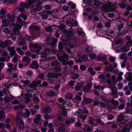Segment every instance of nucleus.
I'll return each mask as SVG.
<instances>
[{
    "label": "nucleus",
    "mask_w": 132,
    "mask_h": 132,
    "mask_svg": "<svg viewBox=\"0 0 132 132\" xmlns=\"http://www.w3.org/2000/svg\"><path fill=\"white\" fill-rule=\"evenodd\" d=\"M0 53L1 55L3 56H6L8 55L6 51L3 49L0 50Z\"/></svg>",
    "instance_id": "obj_24"
},
{
    "label": "nucleus",
    "mask_w": 132,
    "mask_h": 132,
    "mask_svg": "<svg viewBox=\"0 0 132 132\" xmlns=\"http://www.w3.org/2000/svg\"><path fill=\"white\" fill-rule=\"evenodd\" d=\"M111 90L112 91V93L113 95H115L117 93V90L116 87L114 86L112 87L111 88Z\"/></svg>",
    "instance_id": "obj_29"
},
{
    "label": "nucleus",
    "mask_w": 132,
    "mask_h": 132,
    "mask_svg": "<svg viewBox=\"0 0 132 132\" xmlns=\"http://www.w3.org/2000/svg\"><path fill=\"white\" fill-rule=\"evenodd\" d=\"M4 112L3 111H0V119H3L5 118V116H4Z\"/></svg>",
    "instance_id": "obj_41"
},
{
    "label": "nucleus",
    "mask_w": 132,
    "mask_h": 132,
    "mask_svg": "<svg viewBox=\"0 0 132 132\" xmlns=\"http://www.w3.org/2000/svg\"><path fill=\"white\" fill-rule=\"evenodd\" d=\"M116 4H112L111 2L108 1V11H114L116 10Z\"/></svg>",
    "instance_id": "obj_8"
},
{
    "label": "nucleus",
    "mask_w": 132,
    "mask_h": 132,
    "mask_svg": "<svg viewBox=\"0 0 132 132\" xmlns=\"http://www.w3.org/2000/svg\"><path fill=\"white\" fill-rule=\"evenodd\" d=\"M3 42L5 46L7 45L8 44L10 45L12 44V42L10 40L8 42L7 40H5L4 42Z\"/></svg>",
    "instance_id": "obj_49"
},
{
    "label": "nucleus",
    "mask_w": 132,
    "mask_h": 132,
    "mask_svg": "<svg viewBox=\"0 0 132 132\" xmlns=\"http://www.w3.org/2000/svg\"><path fill=\"white\" fill-rule=\"evenodd\" d=\"M24 122L22 119H20L19 121V130H21L24 128Z\"/></svg>",
    "instance_id": "obj_22"
},
{
    "label": "nucleus",
    "mask_w": 132,
    "mask_h": 132,
    "mask_svg": "<svg viewBox=\"0 0 132 132\" xmlns=\"http://www.w3.org/2000/svg\"><path fill=\"white\" fill-rule=\"evenodd\" d=\"M0 47L1 48H4L5 47L3 42H0Z\"/></svg>",
    "instance_id": "obj_62"
},
{
    "label": "nucleus",
    "mask_w": 132,
    "mask_h": 132,
    "mask_svg": "<svg viewBox=\"0 0 132 132\" xmlns=\"http://www.w3.org/2000/svg\"><path fill=\"white\" fill-rule=\"evenodd\" d=\"M31 114V112L28 109L26 110V112L23 113V117L25 118H27L29 117Z\"/></svg>",
    "instance_id": "obj_15"
},
{
    "label": "nucleus",
    "mask_w": 132,
    "mask_h": 132,
    "mask_svg": "<svg viewBox=\"0 0 132 132\" xmlns=\"http://www.w3.org/2000/svg\"><path fill=\"white\" fill-rule=\"evenodd\" d=\"M43 111L46 113H49L51 110L50 107L48 106H46L43 107Z\"/></svg>",
    "instance_id": "obj_20"
},
{
    "label": "nucleus",
    "mask_w": 132,
    "mask_h": 132,
    "mask_svg": "<svg viewBox=\"0 0 132 132\" xmlns=\"http://www.w3.org/2000/svg\"><path fill=\"white\" fill-rule=\"evenodd\" d=\"M127 117L125 116L120 115L118 118V123L119 124V126L121 127H123L126 125V122L127 121V120L126 119Z\"/></svg>",
    "instance_id": "obj_2"
},
{
    "label": "nucleus",
    "mask_w": 132,
    "mask_h": 132,
    "mask_svg": "<svg viewBox=\"0 0 132 132\" xmlns=\"http://www.w3.org/2000/svg\"><path fill=\"white\" fill-rule=\"evenodd\" d=\"M76 84L77 85H76L75 87V89L76 91H79L82 87V84L79 82H77Z\"/></svg>",
    "instance_id": "obj_18"
},
{
    "label": "nucleus",
    "mask_w": 132,
    "mask_h": 132,
    "mask_svg": "<svg viewBox=\"0 0 132 132\" xmlns=\"http://www.w3.org/2000/svg\"><path fill=\"white\" fill-rule=\"evenodd\" d=\"M125 106V104L124 103H122L118 106V108L119 109L122 110L123 109Z\"/></svg>",
    "instance_id": "obj_48"
},
{
    "label": "nucleus",
    "mask_w": 132,
    "mask_h": 132,
    "mask_svg": "<svg viewBox=\"0 0 132 132\" xmlns=\"http://www.w3.org/2000/svg\"><path fill=\"white\" fill-rule=\"evenodd\" d=\"M119 104V103L118 101L113 100H112L109 101L108 100V106L111 108H113L115 106H118Z\"/></svg>",
    "instance_id": "obj_5"
},
{
    "label": "nucleus",
    "mask_w": 132,
    "mask_h": 132,
    "mask_svg": "<svg viewBox=\"0 0 132 132\" xmlns=\"http://www.w3.org/2000/svg\"><path fill=\"white\" fill-rule=\"evenodd\" d=\"M17 117L15 120V123L17 124L19 123V120L21 119V118L23 116V113L20 112H18L17 114Z\"/></svg>",
    "instance_id": "obj_9"
},
{
    "label": "nucleus",
    "mask_w": 132,
    "mask_h": 132,
    "mask_svg": "<svg viewBox=\"0 0 132 132\" xmlns=\"http://www.w3.org/2000/svg\"><path fill=\"white\" fill-rule=\"evenodd\" d=\"M65 128L63 126H61L59 127L58 130L59 132H65Z\"/></svg>",
    "instance_id": "obj_39"
},
{
    "label": "nucleus",
    "mask_w": 132,
    "mask_h": 132,
    "mask_svg": "<svg viewBox=\"0 0 132 132\" xmlns=\"http://www.w3.org/2000/svg\"><path fill=\"white\" fill-rule=\"evenodd\" d=\"M115 59V57L112 56H111L109 58V61L111 62H114Z\"/></svg>",
    "instance_id": "obj_50"
},
{
    "label": "nucleus",
    "mask_w": 132,
    "mask_h": 132,
    "mask_svg": "<svg viewBox=\"0 0 132 132\" xmlns=\"http://www.w3.org/2000/svg\"><path fill=\"white\" fill-rule=\"evenodd\" d=\"M5 11L4 9H1L0 11V13L1 15L0 17L3 19L5 18Z\"/></svg>",
    "instance_id": "obj_25"
},
{
    "label": "nucleus",
    "mask_w": 132,
    "mask_h": 132,
    "mask_svg": "<svg viewBox=\"0 0 132 132\" xmlns=\"http://www.w3.org/2000/svg\"><path fill=\"white\" fill-rule=\"evenodd\" d=\"M35 81H33L29 85V86L31 88L35 87H36Z\"/></svg>",
    "instance_id": "obj_40"
},
{
    "label": "nucleus",
    "mask_w": 132,
    "mask_h": 132,
    "mask_svg": "<svg viewBox=\"0 0 132 132\" xmlns=\"http://www.w3.org/2000/svg\"><path fill=\"white\" fill-rule=\"evenodd\" d=\"M22 61L24 63H26L27 64H29L30 63V60L29 57L25 56L23 58Z\"/></svg>",
    "instance_id": "obj_19"
},
{
    "label": "nucleus",
    "mask_w": 132,
    "mask_h": 132,
    "mask_svg": "<svg viewBox=\"0 0 132 132\" xmlns=\"http://www.w3.org/2000/svg\"><path fill=\"white\" fill-rule=\"evenodd\" d=\"M27 1L28 2H27V4L28 8H29L30 6H31L32 7V5L34 4L35 1L34 0H28Z\"/></svg>",
    "instance_id": "obj_23"
},
{
    "label": "nucleus",
    "mask_w": 132,
    "mask_h": 132,
    "mask_svg": "<svg viewBox=\"0 0 132 132\" xmlns=\"http://www.w3.org/2000/svg\"><path fill=\"white\" fill-rule=\"evenodd\" d=\"M58 101L60 103H63L64 104V102H65L64 100L62 97H60L59 98L58 100Z\"/></svg>",
    "instance_id": "obj_55"
},
{
    "label": "nucleus",
    "mask_w": 132,
    "mask_h": 132,
    "mask_svg": "<svg viewBox=\"0 0 132 132\" xmlns=\"http://www.w3.org/2000/svg\"><path fill=\"white\" fill-rule=\"evenodd\" d=\"M83 129L85 131L87 132H91L93 131V129L90 128L89 126H88L87 125H85L83 127Z\"/></svg>",
    "instance_id": "obj_16"
},
{
    "label": "nucleus",
    "mask_w": 132,
    "mask_h": 132,
    "mask_svg": "<svg viewBox=\"0 0 132 132\" xmlns=\"http://www.w3.org/2000/svg\"><path fill=\"white\" fill-rule=\"evenodd\" d=\"M121 131L122 132H129L130 129L128 127H124L122 128Z\"/></svg>",
    "instance_id": "obj_36"
},
{
    "label": "nucleus",
    "mask_w": 132,
    "mask_h": 132,
    "mask_svg": "<svg viewBox=\"0 0 132 132\" xmlns=\"http://www.w3.org/2000/svg\"><path fill=\"white\" fill-rule=\"evenodd\" d=\"M92 84L90 83H88L86 86H85L83 88V92H87L90 90L92 88Z\"/></svg>",
    "instance_id": "obj_11"
},
{
    "label": "nucleus",
    "mask_w": 132,
    "mask_h": 132,
    "mask_svg": "<svg viewBox=\"0 0 132 132\" xmlns=\"http://www.w3.org/2000/svg\"><path fill=\"white\" fill-rule=\"evenodd\" d=\"M29 32L32 36L26 35L24 38L28 41H32L35 39V37H37L39 35L38 31L40 30L39 27L36 26L31 25L29 28Z\"/></svg>",
    "instance_id": "obj_1"
},
{
    "label": "nucleus",
    "mask_w": 132,
    "mask_h": 132,
    "mask_svg": "<svg viewBox=\"0 0 132 132\" xmlns=\"http://www.w3.org/2000/svg\"><path fill=\"white\" fill-rule=\"evenodd\" d=\"M62 42L63 44L65 45H68L69 44V42L65 39H63L62 40Z\"/></svg>",
    "instance_id": "obj_46"
},
{
    "label": "nucleus",
    "mask_w": 132,
    "mask_h": 132,
    "mask_svg": "<svg viewBox=\"0 0 132 132\" xmlns=\"http://www.w3.org/2000/svg\"><path fill=\"white\" fill-rule=\"evenodd\" d=\"M128 76L127 77L128 81H132V74L131 72H128L127 73Z\"/></svg>",
    "instance_id": "obj_28"
},
{
    "label": "nucleus",
    "mask_w": 132,
    "mask_h": 132,
    "mask_svg": "<svg viewBox=\"0 0 132 132\" xmlns=\"http://www.w3.org/2000/svg\"><path fill=\"white\" fill-rule=\"evenodd\" d=\"M71 77L73 79L77 80L78 78L79 75L78 73H74L72 75Z\"/></svg>",
    "instance_id": "obj_32"
},
{
    "label": "nucleus",
    "mask_w": 132,
    "mask_h": 132,
    "mask_svg": "<svg viewBox=\"0 0 132 132\" xmlns=\"http://www.w3.org/2000/svg\"><path fill=\"white\" fill-rule=\"evenodd\" d=\"M98 77L102 80H100L101 84H102L103 85H105L106 83L107 84V73L106 74L105 76L104 74H101L99 75Z\"/></svg>",
    "instance_id": "obj_4"
},
{
    "label": "nucleus",
    "mask_w": 132,
    "mask_h": 132,
    "mask_svg": "<svg viewBox=\"0 0 132 132\" xmlns=\"http://www.w3.org/2000/svg\"><path fill=\"white\" fill-rule=\"evenodd\" d=\"M106 57L103 54H100L97 56V58L100 60H105L106 59Z\"/></svg>",
    "instance_id": "obj_26"
},
{
    "label": "nucleus",
    "mask_w": 132,
    "mask_h": 132,
    "mask_svg": "<svg viewBox=\"0 0 132 132\" xmlns=\"http://www.w3.org/2000/svg\"><path fill=\"white\" fill-rule=\"evenodd\" d=\"M128 86L131 90L132 91V81H129L128 82Z\"/></svg>",
    "instance_id": "obj_60"
},
{
    "label": "nucleus",
    "mask_w": 132,
    "mask_h": 132,
    "mask_svg": "<svg viewBox=\"0 0 132 132\" xmlns=\"http://www.w3.org/2000/svg\"><path fill=\"white\" fill-rule=\"evenodd\" d=\"M81 112L83 114H85V113H88V111L86 108H84L83 110H82L81 111Z\"/></svg>",
    "instance_id": "obj_56"
},
{
    "label": "nucleus",
    "mask_w": 132,
    "mask_h": 132,
    "mask_svg": "<svg viewBox=\"0 0 132 132\" xmlns=\"http://www.w3.org/2000/svg\"><path fill=\"white\" fill-rule=\"evenodd\" d=\"M80 117L82 121H84L86 118V116L81 115Z\"/></svg>",
    "instance_id": "obj_57"
},
{
    "label": "nucleus",
    "mask_w": 132,
    "mask_h": 132,
    "mask_svg": "<svg viewBox=\"0 0 132 132\" xmlns=\"http://www.w3.org/2000/svg\"><path fill=\"white\" fill-rule=\"evenodd\" d=\"M22 82L26 85H28L30 84V81L29 80H22Z\"/></svg>",
    "instance_id": "obj_51"
},
{
    "label": "nucleus",
    "mask_w": 132,
    "mask_h": 132,
    "mask_svg": "<svg viewBox=\"0 0 132 132\" xmlns=\"http://www.w3.org/2000/svg\"><path fill=\"white\" fill-rule=\"evenodd\" d=\"M48 85L47 82L44 81L43 82L42 84L40 85V86L42 87H44L47 86Z\"/></svg>",
    "instance_id": "obj_42"
},
{
    "label": "nucleus",
    "mask_w": 132,
    "mask_h": 132,
    "mask_svg": "<svg viewBox=\"0 0 132 132\" xmlns=\"http://www.w3.org/2000/svg\"><path fill=\"white\" fill-rule=\"evenodd\" d=\"M73 96V94L71 93H68L65 95V98L68 99H71Z\"/></svg>",
    "instance_id": "obj_33"
},
{
    "label": "nucleus",
    "mask_w": 132,
    "mask_h": 132,
    "mask_svg": "<svg viewBox=\"0 0 132 132\" xmlns=\"http://www.w3.org/2000/svg\"><path fill=\"white\" fill-rule=\"evenodd\" d=\"M31 114L32 116H34L36 114V111L34 109H32L30 110Z\"/></svg>",
    "instance_id": "obj_43"
},
{
    "label": "nucleus",
    "mask_w": 132,
    "mask_h": 132,
    "mask_svg": "<svg viewBox=\"0 0 132 132\" xmlns=\"http://www.w3.org/2000/svg\"><path fill=\"white\" fill-rule=\"evenodd\" d=\"M116 77L115 75L112 76L111 77V79L112 81H111V79H108V84L114 86H115L116 83L118 82L117 80L116 79Z\"/></svg>",
    "instance_id": "obj_6"
},
{
    "label": "nucleus",
    "mask_w": 132,
    "mask_h": 132,
    "mask_svg": "<svg viewBox=\"0 0 132 132\" xmlns=\"http://www.w3.org/2000/svg\"><path fill=\"white\" fill-rule=\"evenodd\" d=\"M117 29L119 30V31L123 27V25L122 23H121L119 25H118Z\"/></svg>",
    "instance_id": "obj_52"
},
{
    "label": "nucleus",
    "mask_w": 132,
    "mask_h": 132,
    "mask_svg": "<svg viewBox=\"0 0 132 132\" xmlns=\"http://www.w3.org/2000/svg\"><path fill=\"white\" fill-rule=\"evenodd\" d=\"M36 7H34L33 9V11L34 13L38 11H40L42 8V7L40 5L36 4L35 5Z\"/></svg>",
    "instance_id": "obj_17"
},
{
    "label": "nucleus",
    "mask_w": 132,
    "mask_h": 132,
    "mask_svg": "<svg viewBox=\"0 0 132 132\" xmlns=\"http://www.w3.org/2000/svg\"><path fill=\"white\" fill-rule=\"evenodd\" d=\"M20 5L21 7H24L26 8H28L27 4V2L24 3L23 2H22L20 4Z\"/></svg>",
    "instance_id": "obj_44"
},
{
    "label": "nucleus",
    "mask_w": 132,
    "mask_h": 132,
    "mask_svg": "<svg viewBox=\"0 0 132 132\" xmlns=\"http://www.w3.org/2000/svg\"><path fill=\"white\" fill-rule=\"evenodd\" d=\"M3 32L9 34L10 32L9 29L7 28H4L3 30Z\"/></svg>",
    "instance_id": "obj_59"
},
{
    "label": "nucleus",
    "mask_w": 132,
    "mask_h": 132,
    "mask_svg": "<svg viewBox=\"0 0 132 132\" xmlns=\"http://www.w3.org/2000/svg\"><path fill=\"white\" fill-rule=\"evenodd\" d=\"M31 68L34 69H37L39 67V65L37 62L36 60L32 61V64L30 65Z\"/></svg>",
    "instance_id": "obj_13"
},
{
    "label": "nucleus",
    "mask_w": 132,
    "mask_h": 132,
    "mask_svg": "<svg viewBox=\"0 0 132 132\" xmlns=\"http://www.w3.org/2000/svg\"><path fill=\"white\" fill-rule=\"evenodd\" d=\"M129 49L128 47L124 46L121 48L120 49V50L123 52H126L129 50Z\"/></svg>",
    "instance_id": "obj_30"
},
{
    "label": "nucleus",
    "mask_w": 132,
    "mask_h": 132,
    "mask_svg": "<svg viewBox=\"0 0 132 132\" xmlns=\"http://www.w3.org/2000/svg\"><path fill=\"white\" fill-rule=\"evenodd\" d=\"M65 37L68 41H70L75 38V36L72 31L68 32L65 35Z\"/></svg>",
    "instance_id": "obj_7"
},
{
    "label": "nucleus",
    "mask_w": 132,
    "mask_h": 132,
    "mask_svg": "<svg viewBox=\"0 0 132 132\" xmlns=\"http://www.w3.org/2000/svg\"><path fill=\"white\" fill-rule=\"evenodd\" d=\"M123 41L121 39H119L115 42V44L118 45V44H121L123 43Z\"/></svg>",
    "instance_id": "obj_47"
},
{
    "label": "nucleus",
    "mask_w": 132,
    "mask_h": 132,
    "mask_svg": "<svg viewBox=\"0 0 132 132\" xmlns=\"http://www.w3.org/2000/svg\"><path fill=\"white\" fill-rule=\"evenodd\" d=\"M65 50L67 52L69 53H70L71 52V49L69 47H66L65 48Z\"/></svg>",
    "instance_id": "obj_54"
},
{
    "label": "nucleus",
    "mask_w": 132,
    "mask_h": 132,
    "mask_svg": "<svg viewBox=\"0 0 132 132\" xmlns=\"http://www.w3.org/2000/svg\"><path fill=\"white\" fill-rule=\"evenodd\" d=\"M10 15L9 13H8L7 14V16L8 17V20L10 23L11 22H13L14 21L15 19V18L14 16H9L8 15Z\"/></svg>",
    "instance_id": "obj_27"
},
{
    "label": "nucleus",
    "mask_w": 132,
    "mask_h": 132,
    "mask_svg": "<svg viewBox=\"0 0 132 132\" xmlns=\"http://www.w3.org/2000/svg\"><path fill=\"white\" fill-rule=\"evenodd\" d=\"M34 101L35 103H38L39 102V100L37 97H34Z\"/></svg>",
    "instance_id": "obj_53"
},
{
    "label": "nucleus",
    "mask_w": 132,
    "mask_h": 132,
    "mask_svg": "<svg viewBox=\"0 0 132 132\" xmlns=\"http://www.w3.org/2000/svg\"><path fill=\"white\" fill-rule=\"evenodd\" d=\"M58 60L64 65H67V61L69 60V56L67 54L64 53L62 56H60L58 58Z\"/></svg>",
    "instance_id": "obj_3"
},
{
    "label": "nucleus",
    "mask_w": 132,
    "mask_h": 132,
    "mask_svg": "<svg viewBox=\"0 0 132 132\" xmlns=\"http://www.w3.org/2000/svg\"><path fill=\"white\" fill-rule=\"evenodd\" d=\"M38 76L39 78L41 79H43L44 77V75L42 73H39Z\"/></svg>",
    "instance_id": "obj_61"
},
{
    "label": "nucleus",
    "mask_w": 132,
    "mask_h": 132,
    "mask_svg": "<svg viewBox=\"0 0 132 132\" xmlns=\"http://www.w3.org/2000/svg\"><path fill=\"white\" fill-rule=\"evenodd\" d=\"M58 49L60 50H62L63 48V46L62 43L61 41H60L58 44Z\"/></svg>",
    "instance_id": "obj_35"
},
{
    "label": "nucleus",
    "mask_w": 132,
    "mask_h": 132,
    "mask_svg": "<svg viewBox=\"0 0 132 132\" xmlns=\"http://www.w3.org/2000/svg\"><path fill=\"white\" fill-rule=\"evenodd\" d=\"M113 69L114 67L112 65H110L109 66H108V71H111L115 74H116L117 72H118V69H116L115 70H113Z\"/></svg>",
    "instance_id": "obj_14"
},
{
    "label": "nucleus",
    "mask_w": 132,
    "mask_h": 132,
    "mask_svg": "<svg viewBox=\"0 0 132 132\" xmlns=\"http://www.w3.org/2000/svg\"><path fill=\"white\" fill-rule=\"evenodd\" d=\"M81 59L83 62L87 61L88 59L87 56L85 55H82L81 57Z\"/></svg>",
    "instance_id": "obj_37"
},
{
    "label": "nucleus",
    "mask_w": 132,
    "mask_h": 132,
    "mask_svg": "<svg viewBox=\"0 0 132 132\" xmlns=\"http://www.w3.org/2000/svg\"><path fill=\"white\" fill-rule=\"evenodd\" d=\"M26 74L27 75L30 76L33 75V72L32 71L28 70L26 72Z\"/></svg>",
    "instance_id": "obj_45"
},
{
    "label": "nucleus",
    "mask_w": 132,
    "mask_h": 132,
    "mask_svg": "<svg viewBox=\"0 0 132 132\" xmlns=\"http://www.w3.org/2000/svg\"><path fill=\"white\" fill-rule=\"evenodd\" d=\"M74 64V62L73 61L71 60L70 61H69L67 64V65L69 66H72Z\"/></svg>",
    "instance_id": "obj_63"
},
{
    "label": "nucleus",
    "mask_w": 132,
    "mask_h": 132,
    "mask_svg": "<svg viewBox=\"0 0 132 132\" xmlns=\"http://www.w3.org/2000/svg\"><path fill=\"white\" fill-rule=\"evenodd\" d=\"M86 66L84 65H81L80 67V69L82 70H85L86 69Z\"/></svg>",
    "instance_id": "obj_58"
},
{
    "label": "nucleus",
    "mask_w": 132,
    "mask_h": 132,
    "mask_svg": "<svg viewBox=\"0 0 132 132\" xmlns=\"http://www.w3.org/2000/svg\"><path fill=\"white\" fill-rule=\"evenodd\" d=\"M102 4V2H100L98 0H96L94 2V5L96 6H100Z\"/></svg>",
    "instance_id": "obj_31"
},
{
    "label": "nucleus",
    "mask_w": 132,
    "mask_h": 132,
    "mask_svg": "<svg viewBox=\"0 0 132 132\" xmlns=\"http://www.w3.org/2000/svg\"><path fill=\"white\" fill-rule=\"evenodd\" d=\"M70 23L72 25H74L75 26H77L78 22L77 21H75L74 19H72L70 21Z\"/></svg>",
    "instance_id": "obj_34"
},
{
    "label": "nucleus",
    "mask_w": 132,
    "mask_h": 132,
    "mask_svg": "<svg viewBox=\"0 0 132 132\" xmlns=\"http://www.w3.org/2000/svg\"><path fill=\"white\" fill-rule=\"evenodd\" d=\"M92 100L90 98L84 97L83 100L82 101L81 103L82 104H87L91 103Z\"/></svg>",
    "instance_id": "obj_10"
},
{
    "label": "nucleus",
    "mask_w": 132,
    "mask_h": 132,
    "mask_svg": "<svg viewBox=\"0 0 132 132\" xmlns=\"http://www.w3.org/2000/svg\"><path fill=\"white\" fill-rule=\"evenodd\" d=\"M120 7L122 8H124L126 7V5L123 3H121L119 4Z\"/></svg>",
    "instance_id": "obj_64"
},
{
    "label": "nucleus",
    "mask_w": 132,
    "mask_h": 132,
    "mask_svg": "<svg viewBox=\"0 0 132 132\" xmlns=\"http://www.w3.org/2000/svg\"><path fill=\"white\" fill-rule=\"evenodd\" d=\"M88 122L89 124L92 125V127H94L97 125L96 124L94 123L93 120L90 119H89Z\"/></svg>",
    "instance_id": "obj_38"
},
{
    "label": "nucleus",
    "mask_w": 132,
    "mask_h": 132,
    "mask_svg": "<svg viewBox=\"0 0 132 132\" xmlns=\"http://www.w3.org/2000/svg\"><path fill=\"white\" fill-rule=\"evenodd\" d=\"M40 53L42 58H47L48 54V51H47V50H45L44 51L41 52Z\"/></svg>",
    "instance_id": "obj_12"
},
{
    "label": "nucleus",
    "mask_w": 132,
    "mask_h": 132,
    "mask_svg": "<svg viewBox=\"0 0 132 132\" xmlns=\"http://www.w3.org/2000/svg\"><path fill=\"white\" fill-rule=\"evenodd\" d=\"M10 23L8 20H4L2 22V26L3 27H6L10 24Z\"/></svg>",
    "instance_id": "obj_21"
}]
</instances>
